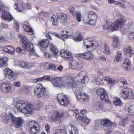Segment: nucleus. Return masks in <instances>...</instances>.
I'll list each match as a JSON object with an SVG mask.
<instances>
[{
	"instance_id": "f257e3e1",
	"label": "nucleus",
	"mask_w": 134,
	"mask_h": 134,
	"mask_svg": "<svg viewBox=\"0 0 134 134\" xmlns=\"http://www.w3.org/2000/svg\"><path fill=\"white\" fill-rule=\"evenodd\" d=\"M16 107L19 111L25 114H31L33 112L32 104L26 100H21L17 101Z\"/></svg>"
},
{
	"instance_id": "f03ea898",
	"label": "nucleus",
	"mask_w": 134,
	"mask_h": 134,
	"mask_svg": "<svg viewBox=\"0 0 134 134\" xmlns=\"http://www.w3.org/2000/svg\"><path fill=\"white\" fill-rule=\"evenodd\" d=\"M126 22V21L124 19L120 18L112 23L111 25L106 23L103 26V28L104 30H110L112 32L116 31L118 30L119 28L123 27Z\"/></svg>"
},
{
	"instance_id": "7ed1b4c3",
	"label": "nucleus",
	"mask_w": 134,
	"mask_h": 134,
	"mask_svg": "<svg viewBox=\"0 0 134 134\" xmlns=\"http://www.w3.org/2000/svg\"><path fill=\"white\" fill-rule=\"evenodd\" d=\"M11 120L14 126L16 128L20 127L23 124V120L21 118L15 117L12 113H9L3 116L2 121L4 123L8 124Z\"/></svg>"
},
{
	"instance_id": "20e7f679",
	"label": "nucleus",
	"mask_w": 134,
	"mask_h": 134,
	"mask_svg": "<svg viewBox=\"0 0 134 134\" xmlns=\"http://www.w3.org/2000/svg\"><path fill=\"white\" fill-rule=\"evenodd\" d=\"M86 14L87 17L85 16L84 17V22L91 25H95L98 18L96 13L94 11H91L88 12Z\"/></svg>"
},
{
	"instance_id": "39448f33",
	"label": "nucleus",
	"mask_w": 134,
	"mask_h": 134,
	"mask_svg": "<svg viewBox=\"0 0 134 134\" xmlns=\"http://www.w3.org/2000/svg\"><path fill=\"white\" fill-rule=\"evenodd\" d=\"M21 46L23 47L26 51L30 52L29 56L31 57L32 55H37L34 49V44L28 40L24 41Z\"/></svg>"
},
{
	"instance_id": "423d86ee",
	"label": "nucleus",
	"mask_w": 134,
	"mask_h": 134,
	"mask_svg": "<svg viewBox=\"0 0 134 134\" xmlns=\"http://www.w3.org/2000/svg\"><path fill=\"white\" fill-rule=\"evenodd\" d=\"M57 98L59 104L63 106L66 107L70 102V99L68 96L63 93L58 94Z\"/></svg>"
},
{
	"instance_id": "0eeeda50",
	"label": "nucleus",
	"mask_w": 134,
	"mask_h": 134,
	"mask_svg": "<svg viewBox=\"0 0 134 134\" xmlns=\"http://www.w3.org/2000/svg\"><path fill=\"white\" fill-rule=\"evenodd\" d=\"M66 78L63 77H54L52 84L55 87L61 88L66 86Z\"/></svg>"
},
{
	"instance_id": "6e6552de",
	"label": "nucleus",
	"mask_w": 134,
	"mask_h": 134,
	"mask_svg": "<svg viewBox=\"0 0 134 134\" xmlns=\"http://www.w3.org/2000/svg\"><path fill=\"white\" fill-rule=\"evenodd\" d=\"M100 123L101 125L103 127H107L108 128L106 132V134H110L112 132L113 130L111 127L113 125L114 123L109 119L104 118L100 120Z\"/></svg>"
},
{
	"instance_id": "1a4fd4ad",
	"label": "nucleus",
	"mask_w": 134,
	"mask_h": 134,
	"mask_svg": "<svg viewBox=\"0 0 134 134\" xmlns=\"http://www.w3.org/2000/svg\"><path fill=\"white\" fill-rule=\"evenodd\" d=\"M120 96L125 99H134V94L132 90L130 88L123 89L121 92Z\"/></svg>"
},
{
	"instance_id": "9d476101",
	"label": "nucleus",
	"mask_w": 134,
	"mask_h": 134,
	"mask_svg": "<svg viewBox=\"0 0 134 134\" xmlns=\"http://www.w3.org/2000/svg\"><path fill=\"white\" fill-rule=\"evenodd\" d=\"M87 73L85 71H82L76 76L77 81L79 82L85 83L88 82L89 78L87 76Z\"/></svg>"
},
{
	"instance_id": "9b49d317",
	"label": "nucleus",
	"mask_w": 134,
	"mask_h": 134,
	"mask_svg": "<svg viewBox=\"0 0 134 134\" xmlns=\"http://www.w3.org/2000/svg\"><path fill=\"white\" fill-rule=\"evenodd\" d=\"M45 36L47 39H42L39 42V45L41 50L42 48L46 49L49 45V43L51 42V41L52 40L51 37L48 33H46Z\"/></svg>"
},
{
	"instance_id": "f8f14e48",
	"label": "nucleus",
	"mask_w": 134,
	"mask_h": 134,
	"mask_svg": "<svg viewBox=\"0 0 134 134\" xmlns=\"http://www.w3.org/2000/svg\"><path fill=\"white\" fill-rule=\"evenodd\" d=\"M45 89L44 88L42 84H38L37 85L34 89V94L37 95L39 97L45 96L46 91H45Z\"/></svg>"
},
{
	"instance_id": "ddd939ff",
	"label": "nucleus",
	"mask_w": 134,
	"mask_h": 134,
	"mask_svg": "<svg viewBox=\"0 0 134 134\" xmlns=\"http://www.w3.org/2000/svg\"><path fill=\"white\" fill-rule=\"evenodd\" d=\"M12 86L10 82H3L1 84L0 88L2 92L8 93L12 91Z\"/></svg>"
},
{
	"instance_id": "4468645a",
	"label": "nucleus",
	"mask_w": 134,
	"mask_h": 134,
	"mask_svg": "<svg viewBox=\"0 0 134 134\" xmlns=\"http://www.w3.org/2000/svg\"><path fill=\"white\" fill-rule=\"evenodd\" d=\"M96 93L100 96L101 100L105 102L109 101L107 92L104 89H99L97 91Z\"/></svg>"
},
{
	"instance_id": "2eb2a0df",
	"label": "nucleus",
	"mask_w": 134,
	"mask_h": 134,
	"mask_svg": "<svg viewBox=\"0 0 134 134\" xmlns=\"http://www.w3.org/2000/svg\"><path fill=\"white\" fill-rule=\"evenodd\" d=\"M64 115V112L60 113L59 111H55L50 117V119L52 121L56 122L62 118Z\"/></svg>"
},
{
	"instance_id": "dca6fc26",
	"label": "nucleus",
	"mask_w": 134,
	"mask_h": 134,
	"mask_svg": "<svg viewBox=\"0 0 134 134\" xmlns=\"http://www.w3.org/2000/svg\"><path fill=\"white\" fill-rule=\"evenodd\" d=\"M66 86L70 88H74L76 87L77 83L74 78L71 76H68L66 78Z\"/></svg>"
},
{
	"instance_id": "f3484780",
	"label": "nucleus",
	"mask_w": 134,
	"mask_h": 134,
	"mask_svg": "<svg viewBox=\"0 0 134 134\" xmlns=\"http://www.w3.org/2000/svg\"><path fill=\"white\" fill-rule=\"evenodd\" d=\"M36 121H32L29 122V124L28 127L29 129V132L31 134H35L38 132L37 127L35 125L37 124Z\"/></svg>"
},
{
	"instance_id": "a211bd4d",
	"label": "nucleus",
	"mask_w": 134,
	"mask_h": 134,
	"mask_svg": "<svg viewBox=\"0 0 134 134\" xmlns=\"http://www.w3.org/2000/svg\"><path fill=\"white\" fill-rule=\"evenodd\" d=\"M79 55L80 57L89 60H92L94 57L93 54L91 52L89 51L80 53Z\"/></svg>"
},
{
	"instance_id": "6ab92c4d",
	"label": "nucleus",
	"mask_w": 134,
	"mask_h": 134,
	"mask_svg": "<svg viewBox=\"0 0 134 134\" xmlns=\"http://www.w3.org/2000/svg\"><path fill=\"white\" fill-rule=\"evenodd\" d=\"M60 54L63 58H65L70 61L72 60V56L71 53L68 50L64 49L61 50L60 52Z\"/></svg>"
},
{
	"instance_id": "aec40b11",
	"label": "nucleus",
	"mask_w": 134,
	"mask_h": 134,
	"mask_svg": "<svg viewBox=\"0 0 134 134\" xmlns=\"http://www.w3.org/2000/svg\"><path fill=\"white\" fill-rule=\"evenodd\" d=\"M1 16L2 20H6L9 21H12L14 18L13 16L9 12H4L1 14Z\"/></svg>"
},
{
	"instance_id": "412c9836",
	"label": "nucleus",
	"mask_w": 134,
	"mask_h": 134,
	"mask_svg": "<svg viewBox=\"0 0 134 134\" xmlns=\"http://www.w3.org/2000/svg\"><path fill=\"white\" fill-rule=\"evenodd\" d=\"M77 97L78 99L83 102L88 101L89 99V96L88 95L82 92L77 95Z\"/></svg>"
},
{
	"instance_id": "4be33fe9",
	"label": "nucleus",
	"mask_w": 134,
	"mask_h": 134,
	"mask_svg": "<svg viewBox=\"0 0 134 134\" xmlns=\"http://www.w3.org/2000/svg\"><path fill=\"white\" fill-rule=\"evenodd\" d=\"M5 77L10 79L15 75V73L12 70L6 68L4 70Z\"/></svg>"
},
{
	"instance_id": "5701e85b",
	"label": "nucleus",
	"mask_w": 134,
	"mask_h": 134,
	"mask_svg": "<svg viewBox=\"0 0 134 134\" xmlns=\"http://www.w3.org/2000/svg\"><path fill=\"white\" fill-rule=\"evenodd\" d=\"M30 24L28 22H25L23 23V27L24 30L29 32L30 35L34 34V31L32 28L29 26Z\"/></svg>"
},
{
	"instance_id": "b1692460",
	"label": "nucleus",
	"mask_w": 134,
	"mask_h": 134,
	"mask_svg": "<svg viewBox=\"0 0 134 134\" xmlns=\"http://www.w3.org/2000/svg\"><path fill=\"white\" fill-rule=\"evenodd\" d=\"M86 42L87 43L89 42L91 44V46H90V45H87L86 47L87 48H89L90 47V46H92L93 47H97L99 45L98 42L96 40L93 38H88V40H86Z\"/></svg>"
},
{
	"instance_id": "393cba45",
	"label": "nucleus",
	"mask_w": 134,
	"mask_h": 134,
	"mask_svg": "<svg viewBox=\"0 0 134 134\" xmlns=\"http://www.w3.org/2000/svg\"><path fill=\"white\" fill-rule=\"evenodd\" d=\"M57 19H59L63 22L66 21L67 18V15L65 13H57L56 15Z\"/></svg>"
},
{
	"instance_id": "a878e982",
	"label": "nucleus",
	"mask_w": 134,
	"mask_h": 134,
	"mask_svg": "<svg viewBox=\"0 0 134 134\" xmlns=\"http://www.w3.org/2000/svg\"><path fill=\"white\" fill-rule=\"evenodd\" d=\"M3 51L10 54H13L15 51V48L10 46H7L3 48Z\"/></svg>"
},
{
	"instance_id": "bb28decb",
	"label": "nucleus",
	"mask_w": 134,
	"mask_h": 134,
	"mask_svg": "<svg viewBox=\"0 0 134 134\" xmlns=\"http://www.w3.org/2000/svg\"><path fill=\"white\" fill-rule=\"evenodd\" d=\"M24 3H19L17 4H15L14 7H15V9L19 12H23L25 9L24 7Z\"/></svg>"
},
{
	"instance_id": "cd10ccee",
	"label": "nucleus",
	"mask_w": 134,
	"mask_h": 134,
	"mask_svg": "<svg viewBox=\"0 0 134 134\" xmlns=\"http://www.w3.org/2000/svg\"><path fill=\"white\" fill-rule=\"evenodd\" d=\"M113 45L114 47L116 48H120L121 44L120 42L119 41L118 37H115L113 38Z\"/></svg>"
},
{
	"instance_id": "c85d7f7f",
	"label": "nucleus",
	"mask_w": 134,
	"mask_h": 134,
	"mask_svg": "<svg viewBox=\"0 0 134 134\" xmlns=\"http://www.w3.org/2000/svg\"><path fill=\"white\" fill-rule=\"evenodd\" d=\"M8 58L5 57L0 58V68L7 66Z\"/></svg>"
},
{
	"instance_id": "c756f323",
	"label": "nucleus",
	"mask_w": 134,
	"mask_h": 134,
	"mask_svg": "<svg viewBox=\"0 0 134 134\" xmlns=\"http://www.w3.org/2000/svg\"><path fill=\"white\" fill-rule=\"evenodd\" d=\"M103 80L105 81L108 82L109 84L114 85L116 82V80L114 78L110 77L109 76H105L103 77Z\"/></svg>"
},
{
	"instance_id": "7c9ffc66",
	"label": "nucleus",
	"mask_w": 134,
	"mask_h": 134,
	"mask_svg": "<svg viewBox=\"0 0 134 134\" xmlns=\"http://www.w3.org/2000/svg\"><path fill=\"white\" fill-rule=\"evenodd\" d=\"M50 50L53 53L55 56H56L58 52V51L56 46L52 44H51L49 45Z\"/></svg>"
},
{
	"instance_id": "2f4dec72",
	"label": "nucleus",
	"mask_w": 134,
	"mask_h": 134,
	"mask_svg": "<svg viewBox=\"0 0 134 134\" xmlns=\"http://www.w3.org/2000/svg\"><path fill=\"white\" fill-rule=\"evenodd\" d=\"M68 32L67 31H62L60 34V39L64 41L65 39L68 38L69 37V36L68 34Z\"/></svg>"
},
{
	"instance_id": "473e14b6",
	"label": "nucleus",
	"mask_w": 134,
	"mask_h": 134,
	"mask_svg": "<svg viewBox=\"0 0 134 134\" xmlns=\"http://www.w3.org/2000/svg\"><path fill=\"white\" fill-rule=\"evenodd\" d=\"M131 62L130 60L126 58V59L125 62L122 64V65L123 66H124L126 70H128L129 68H130L131 66Z\"/></svg>"
},
{
	"instance_id": "72a5a7b5",
	"label": "nucleus",
	"mask_w": 134,
	"mask_h": 134,
	"mask_svg": "<svg viewBox=\"0 0 134 134\" xmlns=\"http://www.w3.org/2000/svg\"><path fill=\"white\" fill-rule=\"evenodd\" d=\"M103 105L102 103L100 102H96L94 105V109L98 110L103 109Z\"/></svg>"
},
{
	"instance_id": "f704fd0d",
	"label": "nucleus",
	"mask_w": 134,
	"mask_h": 134,
	"mask_svg": "<svg viewBox=\"0 0 134 134\" xmlns=\"http://www.w3.org/2000/svg\"><path fill=\"white\" fill-rule=\"evenodd\" d=\"M20 64L22 68L26 69H30L32 67L31 64L25 62H21Z\"/></svg>"
},
{
	"instance_id": "c9c22d12",
	"label": "nucleus",
	"mask_w": 134,
	"mask_h": 134,
	"mask_svg": "<svg viewBox=\"0 0 134 134\" xmlns=\"http://www.w3.org/2000/svg\"><path fill=\"white\" fill-rule=\"evenodd\" d=\"M113 102L116 106H121L122 104V103L120 98L118 97L114 98Z\"/></svg>"
},
{
	"instance_id": "e433bc0d",
	"label": "nucleus",
	"mask_w": 134,
	"mask_h": 134,
	"mask_svg": "<svg viewBox=\"0 0 134 134\" xmlns=\"http://www.w3.org/2000/svg\"><path fill=\"white\" fill-rule=\"evenodd\" d=\"M83 38L82 35L81 34L77 35L76 37H74L73 40L75 42H80L82 41Z\"/></svg>"
},
{
	"instance_id": "4c0bfd02",
	"label": "nucleus",
	"mask_w": 134,
	"mask_h": 134,
	"mask_svg": "<svg viewBox=\"0 0 134 134\" xmlns=\"http://www.w3.org/2000/svg\"><path fill=\"white\" fill-rule=\"evenodd\" d=\"M96 84L98 85L103 86L104 85L103 80L99 76H98L95 79Z\"/></svg>"
},
{
	"instance_id": "58836bf2",
	"label": "nucleus",
	"mask_w": 134,
	"mask_h": 134,
	"mask_svg": "<svg viewBox=\"0 0 134 134\" xmlns=\"http://www.w3.org/2000/svg\"><path fill=\"white\" fill-rule=\"evenodd\" d=\"M70 61L71 62L69 64V66H71L72 69H75L77 67V62L75 60H73L72 58V60Z\"/></svg>"
},
{
	"instance_id": "ea45409f",
	"label": "nucleus",
	"mask_w": 134,
	"mask_h": 134,
	"mask_svg": "<svg viewBox=\"0 0 134 134\" xmlns=\"http://www.w3.org/2000/svg\"><path fill=\"white\" fill-rule=\"evenodd\" d=\"M76 113V117L77 120H80L81 121H83L84 119V116L83 115H80L78 110H76L75 111Z\"/></svg>"
},
{
	"instance_id": "a19ab883",
	"label": "nucleus",
	"mask_w": 134,
	"mask_h": 134,
	"mask_svg": "<svg viewBox=\"0 0 134 134\" xmlns=\"http://www.w3.org/2000/svg\"><path fill=\"white\" fill-rule=\"evenodd\" d=\"M117 55L115 57L116 60L117 61L119 62L122 59V52L119 51L117 52Z\"/></svg>"
},
{
	"instance_id": "79ce46f5",
	"label": "nucleus",
	"mask_w": 134,
	"mask_h": 134,
	"mask_svg": "<svg viewBox=\"0 0 134 134\" xmlns=\"http://www.w3.org/2000/svg\"><path fill=\"white\" fill-rule=\"evenodd\" d=\"M71 130L70 131V134H77L78 133V130L75 126L71 125Z\"/></svg>"
},
{
	"instance_id": "37998d69",
	"label": "nucleus",
	"mask_w": 134,
	"mask_h": 134,
	"mask_svg": "<svg viewBox=\"0 0 134 134\" xmlns=\"http://www.w3.org/2000/svg\"><path fill=\"white\" fill-rule=\"evenodd\" d=\"M53 77H51L49 75H45L42 77L43 81L44 80L51 81L52 83Z\"/></svg>"
},
{
	"instance_id": "c03bdc74",
	"label": "nucleus",
	"mask_w": 134,
	"mask_h": 134,
	"mask_svg": "<svg viewBox=\"0 0 134 134\" xmlns=\"http://www.w3.org/2000/svg\"><path fill=\"white\" fill-rule=\"evenodd\" d=\"M104 51L105 53L107 54H109L110 53V51L109 47L107 44L106 43H104Z\"/></svg>"
},
{
	"instance_id": "a18cd8bd",
	"label": "nucleus",
	"mask_w": 134,
	"mask_h": 134,
	"mask_svg": "<svg viewBox=\"0 0 134 134\" xmlns=\"http://www.w3.org/2000/svg\"><path fill=\"white\" fill-rule=\"evenodd\" d=\"M45 110L48 113H52L53 112L54 110V108L52 105H48L46 107Z\"/></svg>"
},
{
	"instance_id": "49530a36",
	"label": "nucleus",
	"mask_w": 134,
	"mask_h": 134,
	"mask_svg": "<svg viewBox=\"0 0 134 134\" xmlns=\"http://www.w3.org/2000/svg\"><path fill=\"white\" fill-rule=\"evenodd\" d=\"M124 51L127 53L131 54L132 55L134 54V51L132 49V48L130 47L125 49Z\"/></svg>"
},
{
	"instance_id": "de8ad7c7",
	"label": "nucleus",
	"mask_w": 134,
	"mask_h": 134,
	"mask_svg": "<svg viewBox=\"0 0 134 134\" xmlns=\"http://www.w3.org/2000/svg\"><path fill=\"white\" fill-rule=\"evenodd\" d=\"M76 20L79 22H80L81 21V15L80 12H77V13L76 14Z\"/></svg>"
},
{
	"instance_id": "09e8293b",
	"label": "nucleus",
	"mask_w": 134,
	"mask_h": 134,
	"mask_svg": "<svg viewBox=\"0 0 134 134\" xmlns=\"http://www.w3.org/2000/svg\"><path fill=\"white\" fill-rule=\"evenodd\" d=\"M69 10L70 14L73 16H75V15L76 12L75 10V8L73 7H71L69 8Z\"/></svg>"
},
{
	"instance_id": "8fccbe9b",
	"label": "nucleus",
	"mask_w": 134,
	"mask_h": 134,
	"mask_svg": "<svg viewBox=\"0 0 134 134\" xmlns=\"http://www.w3.org/2000/svg\"><path fill=\"white\" fill-rule=\"evenodd\" d=\"M57 66L54 63H51L49 70L54 71L57 70Z\"/></svg>"
},
{
	"instance_id": "3c124183",
	"label": "nucleus",
	"mask_w": 134,
	"mask_h": 134,
	"mask_svg": "<svg viewBox=\"0 0 134 134\" xmlns=\"http://www.w3.org/2000/svg\"><path fill=\"white\" fill-rule=\"evenodd\" d=\"M128 112L130 114L134 113V105H131L128 108Z\"/></svg>"
},
{
	"instance_id": "603ef678",
	"label": "nucleus",
	"mask_w": 134,
	"mask_h": 134,
	"mask_svg": "<svg viewBox=\"0 0 134 134\" xmlns=\"http://www.w3.org/2000/svg\"><path fill=\"white\" fill-rule=\"evenodd\" d=\"M18 37H19L21 39V40L20 41V42L21 43V44L22 45V44H23V42L24 41L28 40L26 38V37L25 36H24L22 35H18Z\"/></svg>"
},
{
	"instance_id": "864d4df0",
	"label": "nucleus",
	"mask_w": 134,
	"mask_h": 134,
	"mask_svg": "<svg viewBox=\"0 0 134 134\" xmlns=\"http://www.w3.org/2000/svg\"><path fill=\"white\" fill-rule=\"evenodd\" d=\"M100 123V120H97L96 121V123L94 126V129L97 130L99 129V124Z\"/></svg>"
},
{
	"instance_id": "5fc2aeb1",
	"label": "nucleus",
	"mask_w": 134,
	"mask_h": 134,
	"mask_svg": "<svg viewBox=\"0 0 134 134\" xmlns=\"http://www.w3.org/2000/svg\"><path fill=\"white\" fill-rule=\"evenodd\" d=\"M44 55L45 57L47 58H48L49 59L52 58L54 55H53L51 54L48 52H46L44 53Z\"/></svg>"
},
{
	"instance_id": "6e6d98bb",
	"label": "nucleus",
	"mask_w": 134,
	"mask_h": 134,
	"mask_svg": "<svg viewBox=\"0 0 134 134\" xmlns=\"http://www.w3.org/2000/svg\"><path fill=\"white\" fill-rule=\"evenodd\" d=\"M76 66V69H75L76 70H79L83 68V65L81 63L80 64L78 62Z\"/></svg>"
},
{
	"instance_id": "4d7b16f0",
	"label": "nucleus",
	"mask_w": 134,
	"mask_h": 134,
	"mask_svg": "<svg viewBox=\"0 0 134 134\" xmlns=\"http://www.w3.org/2000/svg\"><path fill=\"white\" fill-rule=\"evenodd\" d=\"M57 134H66V132L64 129H62L58 130L56 133Z\"/></svg>"
},
{
	"instance_id": "13d9d810",
	"label": "nucleus",
	"mask_w": 134,
	"mask_h": 134,
	"mask_svg": "<svg viewBox=\"0 0 134 134\" xmlns=\"http://www.w3.org/2000/svg\"><path fill=\"white\" fill-rule=\"evenodd\" d=\"M84 120L85 123L87 125H88L90 122V119L88 118L87 117H84Z\"/></svg>"
},
{
	"instance_id": "bf43d9fd",
	"label": "nucleus",
	"mask_w": 134,
	"mask_h": 134,
	"mask_svg": "<svg viewBox=\"0 0 134 134\" xmlns=\"http://www.w3.org/2000/svg\"><path fill=\"white\" fill-rule=\"evenodd\" d=\"M129 131L131 132L132 134H134V123H132L131 126L130 128Z\"/></svg>"
},
{
	"instance_id": "052dcab7",
	"label": "nucleus",
	"mask_w": 134,
	"mask_h": 134,
	"mask_svg": "<svg viewBox=\"0 0 134 134\" xmlns=\"http://www.w3.org/2000/svg\"><path fill=\"white\" fill-rule=\"evenodd\" d=\"M25 9H29L31 8V5L29 3H27L26 4H24Z\"/></svg>"
},
{
	"instance_id": "680f3d73",
	"label": "nucleus",
	"mask_w": 134,
	"mask_h": 134,
	"mask_svg": "<svg viewBox=\"0 0 134 134\" xmlns=\"http://www.w3.org/2000/svg\"><path fill=\"white\" fill-rule=\"evenodd\" d=\"M51 63L47 62L45 63L44 65V68L46 69L49 70Z\"/></svg>"
},
{
	"instance_id": "e2e57ef3",
	"label": "nucleus",
	"mask_w": 134,
	"mask_h": 134,
	"mask_svg": "<svg viewBox=\"0 0 134 134\" xmlns=\"http://www.w3.org/2000/svg\"><path fill=\"white\" fill-rule=\"evenodd\" d=\"M128 37L130 40L134 39V32L129 33L128 34Z\"/></svg>"
},
{
	"instance_id": "0e129e2a",
	"label": "nucleus",
	"mask_w": 134,
	"mask_h": 134,
	"mask_svg": "<svg viewBox=\"0 0 134 134\" xmlns=\"http://www.w3.org/2000/svg\"><path fill=\"white\" fill-rule=\"evenodd\" d=\"M45 128L47 132L49 133L50 132V126L48 124H47L45 126Z\"/></svg>"
},
{
	"instance_id": "69168bd1",
	"label": "nucleus",
	"mask_w": 134,
	"mask_h": 134,
	"mask_svg": "<svg viewBox=\"0 0 134 134\" xmlns=\"http://www.w3.org/2000/svg\"><path fill=\"white\" fill-rule=\"evenodd\" d=\"M116 4H117V5H120L123 8L125 9L126 8V5L125 4L119 1H116Z\"/></svg>"
},
{
	"instance_id": "338daca9",
	"label": "nucleus",
	"mask_w": 134,
	"mask_h": 134,
	"mask_svg": "<svg viewBox=\"0 0 134 134\" xmlns=\"http://www.w3.org/2000/svg\"><path fill=\"white\" fill-rule=\"evenodd\" d=\"M128 122L127 119H125L122 120L121 124L124 126H125L128 123Z\"/></svg>"
},
{
	"instance_id": "774afa93",
	"label": "nucleus",
	"mask_w": 134,
	"mask_h": 134,
	"mask_svg": "<svg viewBox=\"0 0 134 134\" xmlns=\"http://www.w3.org/2000/svg\"><path fill=\"white\" fill-rule=\"evenodd\" d=\"M97 73L100 76H102L103 74L104 70L102 69H99L97 70Z\"/></svg>"
}]
</instances>
